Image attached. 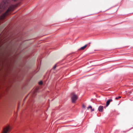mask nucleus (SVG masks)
<instances>
[{
    "label": "nucleus",
    "mask_w": 133,
    "mask_h": 133,
    "mask_svg": "<svg viewBox=\"0 0 133 133\" xmlns=\"http://www.w3.org/2000/svg\"><path fill=\"white\" fill-rule=\"evenodd\" d=\"M112 101L113 100L111 99H110L108 100L106 102V106L108 107L110 104V103L112 102Z\"/></svg>",
    "instance_id": "5"
},
{
    "label": "nucleus",
    "mask_w": 133,
    "mask_h": 133,
    "mask_svg": "<svg viewBox=\"0 0 133 133\" xmlns=\"http://www.w3.org/2000/svg\"><path fill=\"white\" fill-rule=\"evenodd\" d=\"M43 84V82L42 81H40L39 82V85H42Z\"/></svg>",
    "instance_id": "10"
},
{
    "label": "nucleus",
    "mask_w": 133,
    "mask_h": 133,
    "mask_svg": "<svg viewBox=\"0 0 133 133\" xmlns=\"http://www.w3.org/2000/svg\"><path fill=\"white\" fill-rule=\"evenodd\" d=\"M56 67V65H55L53 67V68L54 69H55Z\"/></svg>",
    "instance_id": "13"
},
{
    "label": "nucleus",
    "mask_w": 133,
    "mask_h": 133,
    "mask_svg": "<svg viewBox=\"0 0 133 133\" xmlns=\"http://www.w3.org/2000/svg\"><path fill=\"white\" fill-rule=\"evenodd\" d=\"M17 0H3L0 5V13L3 11L7 7L11 4L13 1Z\"/></svg>",
    "instance_id": "1"
},
{
    "label": "nucleus",
    "mask_w": 133,
    "mask_h": 133,
    "mask_svg": "<svg viewBox=\"0 0 133 133\" xmlns=\"http://www.w3.org/2000/svg\"><path fill=\"white\" fill-rule=\"evenodd\" d=\"M78 98V97L74 93L71 94V98L72 102L74 103Z\"/></svg>",
    "instance_id": "4"
},
{
    "label": "nucleus",
    "mask_w": 133,
    "mask_h": 133,
    "mask_svg": "<svg viewBox=\"0 0 133 133\" xmlns=\"http://www.w3.org/2000/svg\"><path fill=\"white\" fill-rule=\"evenodd\" d=\"M11 129V128L9 126L5 127L3 129L2 133H9Z\"/></svg>",
    "instance_id": "3"
},
{
    "label": "nucleus",
    "mask_w": 133,
    "mask_h": 133,
    "mask_svg": "<svg viewBox=\"0 0 133 133\" xmlns=\"http://www.w3.org/2000/svg\"><path fill=\"white\" fill-rule=\"evenodd\" d=\"M87 46V45H85L84 46L81 47L80 49V50H84Z\"/></svg>",
    "instance_id": "7"
},
{
    "label": "nucleus",
    "mask_w": 133,
    "mask_h": 133,
    "mask_svg": "<svg viewBox=\"0 0 133 133\" xmlns=\"http://www.w3.org/2000/svg\"><path fill=\"white\" fill-rule=\"evenodd\" d=\"M92 107L91 106H90L87 108V109L88 110L89 109H92Z\"/></svg>",
    "instance_id": "8"
},
{
    "label": "nucleus",
    "mask_w": 133,
    "mask_h": 133,
    "mask_svg": "<svg viewBox=\"0 0 133 133\" xmlns=\"http://www.w3.org/2000/svg\"><path fill=\"white\" fill-rule=\"evenodd\" d=\"M131 93V92H129L127 94L128 95H129Z\"/></svg>",
    "instance_id": "12"
},
{
    "label": "nucleus",
    "mask_w": 133,
    "mask_h": 133,
    "mask_svg": "<svg viewBox=\"0 0 133 133\" xmlns=\"http://www.w3.org/2000/svg\"><path fill=\"white\" fill-rule=\"evenodd\" d=\"M82 107H83V108H85L86 107L85 106L84 104H83Z\"/></svg>",
    "instance_id": "11"
},
{
    "label": "nucleus",
    "mask_w": 133,
    "mask_h": 133,
    "mask_svg": "<svg viewBox=\"0 0 133 133\" xmlns=\"http://www.w3.org/2000/svg\"><path fill=\"white\" fill-rule=\"evenodd\" d=\"M91 109V111H94V109H92H92Z\"/></svg>",
    "instance_id": "14"
},
{
    "label": "nucleus",
    "mask_w": 133,
    "mask_h": 133,
    "mask_svg": "<svg viewBox=\"0 0 133 133\" xmlns=\"http://www.w3.org/2000/svg\"><path fill=\"white\" fill-rule=\"evenodd\" d=\"M121 98V97L120 96H118V97H116L115 98V99L116 100H117L118 99L120 98Z\"/></svg>",
    "instance_id": "9"
},
{
    "label": "nucleus",
    "mask_w": 133,
    "mask_h": 133,
    "mask_svg": "<svg viewBox=\"0 0 133 133\" xmlns=\"http://www.w3.org/2000/svg\"><path fill=\"white\" fill-rule=\"evenodd\" d=\"M103 107L102 106H100L98 108L99 111L100 112H102L103 109Z\"/></svg>",
    "instance_id": "6"
},
{
    "label": "nucleus",
    "mask_w": 133,
    "mask_h": 133,
    "mask_svg": "<svg viewBox=\"0 0 133 133\" xmlns=\"http://www.w3.org/2000/svg\"><path fill=\"white\" fill-rule=\"evenodd\" d=\"M16 6L17 5H10L6 11L1 16L0 19L1 20L4 19L6 16L10 14L11 12L13 11Z\"/></svg>",
    "instance_id": "2"
}]
</instances>
